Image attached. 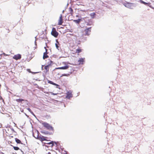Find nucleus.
Returning a JSON list of instances; mask_svg holds the SVG:
<instances>
[{
    "label": "nucleus",
    "mask_w": 154,
    "mask_h": 154,
    "mask_svg": "<svg viewBox=\"0 0 154 154\" xmlns=\"http://www.w3.org/2000/svg\"><path fill=\"white\" fill-rule=\"evenodd\" d=\"M16 100L18 102L22 103V101H24V100L22 99H16Z\"/></svg>",
    "instance_id": "obj_16"
},
{
    "label": "nucleus",
    "mask_w": 154,
    "mask_h": 154,
    "mask_svg": "<svg viewBox=\"0 0 154 154\" xmlns=\"http://www.w3.org/2000/svg\"><path fill=\"white\" fill-rule=\"evenodd\" d=\"M56 41H57V43H56L55 44V46H56V48H57V49L58 50H59L58 48H59V47L58 46V45L59 44V43L56 40Z\"/></svg>",
    "instance_id": "obj_22"
},
{
    "label": "nucleus",
    "mask_w": 154,
    "mask_h": 154,
    "mask_svg": "<svg viewBox=\"0 0 154 154\" xmlns=\"http://www.w3.org/2000/svg\"><path fill=\"white\" fill-rule=\"evenodd\" d=\"M1 85H0V88H1Z\"/></svg>",
    "instance_id": "obj_35"
},
{
    "label": "nucleus",
    "mask_w": 154,
    "mask_h": 154,
    "mask_svg": "<svg viewBox=\"0 0 154 154\" xmlns=\"http://www.w3.org/2000/svg\"><path fill=\"white\" fill-rule=\"evenodd\" d=\"M33 57L32 54H29L27 56V60L29 61Z\"/></svg>",
    "instance_id": "obj_10"
},
{
    "label": "nucleus",
    "mask_w": 154,
    "mask_h": 154,
    "mask_svg": "<svg viewBox=\"0 0 154 154\" xmlns=\"http://www.w3.org/2000/svg\"><path fill=\"white\" fill-rule=\"evenodd\" d=\"M42 124L43 126L47 129L52 131H54L53 128L48 123L46 122H43L42 123Z\"/></svg>",
    "instance_id": "obj_1"
},
{
    "label": "nucleus",
    "mask_w": 154,
    "mask_h": 154,
    "mask_svg": "<svg viewBox=\"0 0 154 154\" xmlns=\"http://www.w3.org/2000/svg\"><path fill=\"white\" fill-rule=\"evenodd\" d=\"M140 2L142 3V4H144V5H147V4H148L147 3H146V2H144V1H143L142 0H140Z\"/></svg>",
    "instance_id": "obj_23"
},
{
    "label": "nucleus",
    "mask_w": 154,
    "mask_h": 154,
    "mask_svg": "<svg viewBox=\"0 0 154 154\" xmlns=\"http://www.w3.org/2000/svg\"><path fill=\"white\" fill-rule=\"evenodd\" d=\"M48 60V61L47 63L48 64L47 65L49 66H51L53 64V62L50 59H49Z\"/></svg>",
    "instance_id": "obj_11"
},
{
    "label": "nucleus",
    "mask_w": 154,
    "mask_h": 154,
    "mask_svg": "<svg viewBox=\"0 0 154 154\" xmlns=\"http://www.w3.org/2000/svg\"><path fill=\"white\" fill-rule=\"evenodd\" d=\"M65 64L66 65L65 66H64L58 67L57 68H56V69H68V68H69V66L68 65H66V63H65Z\"/></svg>",
    "instance_id": "obj_7"
},
{
    "label": "nucleus",
    "mask_w": 154,
    "mask_h": 154,
    "mask_svg": "<svg viewBox=\"0 0 154 154\" xmlns=\"http://www.w3.org/2000/svg\"><path fill=\"white\" fill-rule=\"evenodd\" d=\"M29 70H30V69H28V71H29Z\"/></svg>",
    "instance_id": "obj_29"
},
{
    "label": "nucleus",
    "mask_w": 154,
    "mask_h": 154,
    "mask_svg": "<svg viewBox=\"0 0 154 154\" xmlns=\"http://www.w3.org/2000/svg\"><path fill=\"white\" fill-rule=\"evenodd\" d=\"M69 13L72 16L73 14V11L72 8H69Z\"/></svg>",
    "instance_id": "obj_13"
},
{
    "label": "nucleus",
    "mask_w": 154,
    "mask_h": 154,
    "mask_svg": "<svg viewBox=\"0 0 154 154\" xmlns=\"http://www.w3.org/2000/svg\"><path fill=\"white\" fill-rule=\"evenodd\" d=\"M70 35H73V34H70Z\"/></svg>",
    "instance_id": "obj_32"
},
{
    "label": "nucleus",
    "mask_w": 154,
    "mask_h": 154,
    "mask_svg": "<svg viewBox=\"0 0 154 154\" xmlns=\"http://www.w3.org/2000/svg\"><path fill=\"white\" fill-rule=\"evenodd\" d=\"M3 54L4 55H5V53H3Z\"/></svg>",
    "instance_id": "obj_34"
},
{
    "label": "nucleus",
    "mask_w": 154,
    "mask_h": 154,
    "mask_svg": "<svg viewBox=\"0 0 154 154\" xmlns=\"http://www.w3.org/2000/svg\"><path fill=\"white\" fill-rule=\"evenodd\" d=\"M63 23L62 15H61L59 19L58 20V25H62Z\"/></svg>",
    "instance_id": "obj_8"
},
{
    "label": "nucleus",
    "mask_w": 154,
    "mask_h": 154,
    "mask_svg": "<svg viewBox=\"0 0 154 154\" xmlns=\"http://www.w3.org/2000/svg\"><path fill=\"white\" fill-rule=\"evenodd\" d=\"M28 109L29 110H30L31 109H30V108H28Z\"/></svg>",
    "instance_id": "obj_26"
},
{
    "label": "nucleus",
    "mask_w": 154,
    "mask_h": 154,
    "mask_svg": "<svg viewBox=\"0 0 154 154\" xmlns=\"http://www.w3.org/2000/svg\"><path fill=\"white\" fill-rule=\"evenodd\" d=\"M85 58H80L78 60V62H79V64H82L84 61Z\"/></svg>",
    "instance_id": "obj_12"
},
{
    "label": "nucleus",
    "mask_w": 154,
    "mask_h": 154,
    "mask_svg": "<svg viewBox=\"0 0 154 154\" xmlns=\"http://www.w3.org/2000/svg\"><path fill=\"white\" fill-rule=\"evenodd\" d=\"M87 25H90L89 24H87Z\"/></svg>",
    "instance_id": "obj_31"
},
{
    "label": "nucleus",
    "mask_w": 154,
    "mask_h": 154,
    "mask_svg": "<svg viewBox=\"0 0 154 154\" xmlns=\"http://www.w3.org/2000/svg\"><path fill=\"white\" fill-rule=\"evenodd\" d=\"M90 15L91 18H94L96 14L95 13H92L90 14Z\"/></svg>",
    "instance_id": "obj_18"
},
{
    "label": "nucleus",
    "mask_w": 154,
    "mask_h": 154,
    "mask_svg": "<svg viewBox=\"0 0 154 154\" xmlns=\"http://www.w3.org/2000/svg\"><path fill=\"white\" fill-rule=\"evenodd\" d=\"M51 35L54 37L57 38L59 35L58 33L56 31L55 28H53L51 32Z\"/></svg>",
    "instance_id": "obj_2"
},
{
    "label": "nucleus",
    "mask_w": 154,
    "mask_h": 154,
    "mask_svg": "<svg viewBox=\"0 0 154 154\" xmlns=\"http://www.w3.org/2000/svg\"><path fill=\"white\" fill-rule=\"evenodd\" d=\"M82 50L81 48L77 49L75 53L79 54L82 52Z\"/></svg>",
    "instance_id": "obj_17"
},
{
    "label": "nucleus",
    "mask_w": 154,
    "mask_h": 154,
    "mask_svg": "<svg viewBox=\"0 0 154 154\" xmlns=\"http://www.w3.org/2000/svg\"><path fill=\"white\" fill-rule=\"evenodd\" d=\"M47 82H48L49 84H50L52 85L56 86H57V88H58V87H59L60 86V85H59L54 83V82H52L51 81H50L49 80H48Z\"/></svg>",
    "instance_id": "obj_9"
},
{
    "label": "nucleus",
    "mask_w": 154,
    "mask_h": 154,
    "mask_svg": "<svg viewBox=\"0 0 154 154\" xmlns=\"http://www.w3.org/2000/svg\"><path fill=\"white\" fill-rule=\"evenodd\" d=\"M43 65H42V67H43Z\"/></svg>",
    "instance_id": "obj_33"
},
{
    "label": "nucleus",
    "mask_w": 154,
    "mask_h": 154,
    "mask_svg": "<svg viewBox=\"0 0 154 154\" xmlns=\"http://www.w3.org/2000/svg\"><path fill=\"white\" fill-rule=\"evenodd\" d=\"M50 93H51V94L52 95H57V94H58L57 93H54L53 92H50Z\"/></svg>",
    "instance_id": "obj_25"
},
{
    "label": "nucleus",
    "mask_w": 154,
    "mask_h": 154,
    "mask_svg": "<svg viewBox=\"0 0 154 154\" xmlns=\"http://www.w3.org/2000/svg\"><path fill=\"white\" fill-rule=\"evenodd\" d=\"M1 85H0V88H1Z\"/></svg>",
    "instance_id": "obj_36"
},
{
    "label": "nucleus",
    "mask_w": 154,
    "mask_h": 154,
    "mask_svg": "<svg viewBox=\"0 0 154 154\" xmlns=\"http://www.w3.org/2000/svg\"><path fill=\"white\" fill-rule=\"evenodd\" d=\"M49 67H50L48 65H46L45 66L44 68H45V70L47 72H48L49 71Z\"/></svg>",
    "instance_id": "obj_19"
},
{
    "label": "nucleus",
    "mask_w": 154,
    "mask_h": 154,
    "mask_svg": "<svg viewBox=\"0 0 154 154\" xmlns=\"http://www.w3.org/2000/svg\"><path fill=\"white\" fill-rule=\"evenodd\" d=\"M47 53L46 52L44 53L43 56V58L44 59H45L49 57L47 55Z\"/></svg>",
    "instance_id": "obj_14"
},
{
    "label": "nucleus",
    "mask_w": 154,
    "mask_h": 154,
    "mask_svg": "<svg viewBox=\"0 0 154 154\" xmlns=\"http://www.w3.org/2000/svg\"><path fill=\"white\" fill-rule=\"evenodd\" d=\"M15 141H16V142L17 143H21V141L18 139L17 138H16L15 139Z\"/></svg>",
    "instance_id": "obj_20"
},
{
    "label": "nucleus",
    "mask_w": 154,
    "mask_h": 154,
    "mask_svg": "<svg viewBox=\"0 0 154 154\" xmlns=\"http://www.w3.org/2000/svg\"><path fill=\"white\" fill-rule=\"evenodd\" d=\"M91 27L85 29L84 32H85V35H88L91 32Z\"/></svg>",
    "instance_id": "obj_5"
},
{
    "label": "nucleus",
    "mask_w": 154,
    "mask_h": 154,
    "mask_svg": "<svg viewBox=\"0 0 154 154\" xmlns=\"http://www.w3.org/2000/svg\"><path fill=\"white\" fill-rule=\"evenodd\" d=\"M48 154H51V153L50 152H49L48 153Z\"/></svg>",
    "instance_id": "obj_27"
},
{
    "label": "nucleus",
    "mask_w": 154,
    "mask_h": 154,
    "mask_svg": "<svg viewBox=\"0 0 154 154\" xmlns=\"http://www.w3.org/2000/svg\"><path fill=\"white\" fill-rule=\"evenodd\" d=\"M54 142L55 143H56L55 142H54L53 141H51V142H50L45 143H46V144H49V145H51V146L53 147V146L54 145Z\"/></svg>",
    "instance_id": "obj_15"
},
{
    "label": "nucleus",
    "mask_w": 154,
    "mask_h": 154,
    "mask_svg": "<svg viewBox=\"0 0 154 154\" xmlns=\"http://www.w3.org/2000/svg\"><path fill=\"white\" fill-rule=\"evenodd\" d=\"M21 58V54H18L15 55L13 57V59L17 60L19 59H20Z\"/></svg>",
    "instance_id": "obj_3"
},
{
    "label": "nucleus",
    "mask_w": 154,
    "mask_h": 154,
    "mask_svg": "<svg viewBox=\"0 0 154 154\" xmlns=\"http://www.w3.org/2000/svg\"><path fill=\"white\" fill-rule=\"evenodd\" d=\"M81 19H78L77 20H74L73 21L77 24H79L80 21Z\"/></svg>",
    "instance_id": "obj_21"
},
{
    "label": "nucleus",
    "mask_w": 154,
    "mask_h": 154,
    "mask_svg": "<svg viewBox=\"0 0 154 154\" xmlns=\"http://www.w3.org/2000/svg\"><path fill=\"white\" fill-rule=\"evenodd\" d=\"M48 138L47 137H44L43 136H41L38 137V139L39 140L42 142L43 141L46 140L48 141V140H47V139Z\"/></svg>",
    "instance_id": "obj_6"
},
{
    "label": "nucleus",
    "mask_w": 154,
    "mask_h": 154,
    "mask_svg": "<svg viewBox=\"0 0 154 154\" xmlns=\"http://www.w3.org/2000/svg\"><path fill=\"white\" fill-rule=\"evenodd\" d=\"M29 70H30V69H28V71H29Z\"/></svg>",
    "instance_id": "obj_28"
},
{
    "label": "nucleus",
    "mask_w": 154,
    "mask_h": 154,
    "mask_svg": "<svg viewBox=\"0 0 154 154\" xmlns=\"http://www.w3.org/2000/svg\"><path fill=\"white\" fill-rule=\"evenodd\" d=\"M14 149L15 150H18L20 149L18 147L13 146Z\"/></svg>",
    "instance_id": "obj_24"
},
{
    "label": "nucleus",
    "mask_w": 154,
    "mask_h": 154,
    "mask_svg": "<svg viewBox=\"0 0 154 154\" xmlns=\"http://www.w3.org/2000/svg\"><path fill=\"white\" fill-rule=\"evenodd\" d=\"M72 97V92L71 91H68L66 93V98L68 99H70V98Z\"/></svg>",
    "instance_id": "obj_4"
},
{
    "label": "nucleus",
    "mask_w": 154,
    "mask_h": 154,
    "mask_svg": "<svg viewBox=\"0 0 154 154\" xmlns=\"http://www.w3.org/2000/svg\"><path fill=\"white\" fill-rule=\"evenodd\" d=\"M45 92V93H47V94H48V92H47V93H46V92Z\"/></svg>",
    "instance_id": "obj_30"
}]
</instances>
